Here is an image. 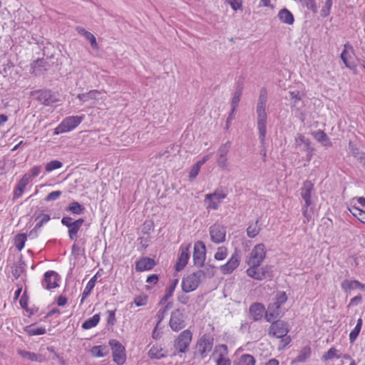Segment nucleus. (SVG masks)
Returning <instances> with one entry per match:
<instances>
[{
    "label": "nucleus",
    "instance_id": "nucleus-1",
    "mask_svg": "<svg viewBox=\"0 0 365 365\" xmlns=\"http://www.w3.org/2000/svg\"><path fill=\"white\" fill-rule=\"evenodd\" d=\"M214 344V338L209 334H205L199 338L195 344V357H200L201 359L207 356L212 351Z\"/></svg>",
    "mask_w": 365,
    "mask_h": 365
},
{
    "label": "nucleus",
    "instance_id": "nucleus-2",
    "mask_svg": "<svg viewBox=\"0 0 365 365\" xmlns=\"http://www.w3.org/2000/svg\"><path fill=\"white\" fill-rule=\"evenodd\" d=\"M266 103H267V91L262 88L260 91L259 96L257 104V129L264 130L267 128V115L266 113Z\"/></svg>",
    "mask_w": 365,
    "mask_h": 365
},
{
    "label": "nucleus",
    "instance_id": "nucleus-3",
    "mask_svg": "<svg viewBox=\"0 0 365 365\" xmlns=\"http://www.w3.org/2000/svg\"><path fill=\"white\" fill-rule=\"evenodd\" d=\"M84 119V115H71L65 118L54 129L53 134L59 135L74 130Z\"/></svg>",
    "mask_w": 365,
    "mask_h": 365
},
{
    "label": "nucleus",
    "instance_id": "nucleus-4",
    "mask_svg": "<svg viewBox=\"0 0 365 365\" xmlns=\"http://www.w3.org/2000/svg\"><path fill=\"white\" fill-rule=\"evenodd\" d=\"M61 224L68 227V235L71 240L76 241L78 233L81 230L85 220L83 218H78L73 221V219L68 216H64L61 219Z\"/></svg>",
    "mask_w": 365,
    "mask_h": 365
},
{
    "label": "nucleus",
    "instance_id": "nucleus-5",
    "mask_svg": "<svg viewBox=\"0 0 365 365\" xmlns=\"http://www.w3.org/2000/svg\"><path fill=\"white\" fill-rule=\"evenodd\" d=\"M246 274L248 277L258 281L271 279L273 277L272 266L269 265L252 266L247 269Z\"/></svg>",
    "mask_w": 365,
    "mask_h": 365
},
{
    "label": "nucleus",
    "instance_id": "nucleus-6",
    "mask_svg": "<svg viewBox=\"0 0 365 365\" xmlns=\"http://www.w3.org/2000/svg\"><path fill=\"white\" fill-rule=\"evenodd\" d=\"M187 316L184 309H175L171 312L169 321L170 329L174 331H179L186 325Z\"/></svg>",
    "mask_w": 365,
    "mask_h": 365
},
{
    "label": "nucleus",
    "instance_id": "nucleus-7",
    "mask_svg": "<svg viewBox=\"0 0 365 365\" xmlns=\"http://www.w3.org/2000/svg\"><path fill=\"white\" fill-rule=\"evenodd\" d=\"M266 257V249L264 244L256 245L251 250L247 264L249 267L252 266H260Z\"/></svg>",
    "mask_w": 365,
    "mask_h": 365
},
{
    "label": "nucleus",
    "instance_id": "nucleus-8",
    "mask_svg": "<svg viewBox=\"0 0 365 365\" xmlns=\"http://www.w3.org/2000/svg\"><path fill=\"white\" fill-rule=\"evenodd\" d=\"M192 339V333L189 329L182 331L174 341V347L180 353H186L188 351Z\"/></svg>",
    "mask_w": 365,
    "mask_h": 365
},
{
    "label": "nucleus",
    "instance_id": "nucleus-9",
    "mask_svg": "<svg viewBox=\"0 0 365 365\" xmlns=\"http://www.w3.org/2000/svg\"><path fill=\"white\" fill-rule=\"evenodd\" d=\"M201 274L200 272H195L184 277L181 284L182 291L189 293L195 290L201 282Z\"/></svg>",
    "mask_w": 365,
    "mask_h": 365
},
{
    "label": "nucleus",
    "instance_id": "nucleus-10",
    "mask_svg": "<svg viewBox=\"0 0 365 365\" xmlns=\"http://www.w3.org/2000/svg\"><path fill=\"white\" fill-rule=\"evenodd\" d=\"M109 344L112 349L113 361L118 365H123L125 361V347L115 339L110 340Z\"/></svg>",
    "mask_w": 365,
    "mask_h": 365
},
{
    "label": "nucleus",
    "instance_id": "nucleus-11",
    "mask_svg": "<svg viewBox=\"0 0 365 365\" xmlns=\"http://www.w3.org/2000/svg\"><path fill=\"white\" fill-rule=\"evenodd\" d=\"M231 148V142L227 141L222 144L217 150V164L219 168L226 170L228 166L227 154Z\"/></svg>",
    "mask_w": 365,
    "mask_h": 365
},
{
    "label": "nucleus",
    "instance_id": "nucleus-12",
    "mask_svg": "<svg viewBox=\"0 0 365 365\" xmlns=\"http://www.w3.org/2000/svg\"><path fill=\"white\" fill-rule=\"evenodd\" d=\"M226 228L225 226L215 223L209 228L210 239L215 244H220L225 241Z\"/></svg>",
    "mask_w": 365,
    "mask_h": 365
},
{
    "label": "nucleus",
    "instance_id": "nucleus-13",
    "mask_svg": "<svg viewBox=\"0 0 365 365\" xmlns=\"http://www.w3.org/2000/svg\"><path fill=\"white\" fill-rule=\"evenodd\" d=\"M289 332L288 324L282 320H277L271 324L269 329V335L279 338L285 336Z\"/></svg>",
    "mask_w": 365,
    "mask_h": 365
},
{
    "label": "nucleus",
    "instance_id": "nucleus-14",
    "mask_svg": "<svg viewBox=\"0 0 365 365\" xmlns=\"http://www.w3.org/2000/svg\"><path fill=\"white\" fill-rule=\"evenodd\" d=\"M228 355V349L226 344H219L215 346L212 357H217V365H230L231 361L227 357Z\"/></svg>",
    "mask_w": 365,
    "mask_h": 365
},
{
    "label": "nucleus",
    "instance_id": "nucleus-15",
    "mask_svg": "<svg viewBox=\"0 0 365 365\" xmlns=\"http://www.w3.org/2000/svg\"><path fill=\"white\" fill-rule=\"evenodd\" d=\"M240 259L241 256L240 252L235 250L228 261L225 264L220 266V269L221 272L223 274H231L239 266Z\"/></svg>",
    "mask_w": 365,
    "mask_h": 365
},
{
    "label": "nucleus",
    "instance_id": "nucleus-16",
    "mask_svg": "<svg viewBox=\"0 0 365 365\" xmlns=\"http://www.w3.org/2000/svg\"><path fill=\"white\" fill-rule=\"evenodd\" d=\"M206 257V248L202 241H197L194 245L193 262L198 267H202Z\"/></svg>",
    "mask_w": 365,
    "mask_h": 365
},
{
    "label": "nucleus",
    "instance_id": "nucleus-17",
    "mask_svg": "<svg viewBox=\"0 0 365 365\" xmlns=\"http://www.w3.org/2000/svg\"><path fill=\"white\" fill-rule=\"evenodd\" d=\"M58 274L54 271H47L44 273L41 282L42 287L48 290L56 288L58 284Z\"/></svg>",
    "mask_w": 365,
    "mask_h": 365
},
{
    "label": "nucleus",
    "instance_id": "nucleus-18",
    "mask_svg": "<svg viewBox=\"0 0 365 365\" xmlns=\"http://www.w3.org/2000/svg\"><path fill=\"white\" fill-rule=\"evenodd\" d=\"M191 247V244L184 245L182 244L180 246V255L178 257V260L175 264V269L177 271L182 270L187 264L188 259L190 258V248Z\"/></svg>",
    "mask_w": 365,
    "mask_h": 365
},
{
    "label": "nucleus",
    "instance_id": "nucleus-19",
    "mask_svg": "<svg viewBox=\"0 0 365 365\" xmlns=\"http://www.w3.org/2000/svg\"><path fill=\"white\" fill-rule=\"evenodd\" d=\"M314 198H306L303 199L304 204L302 207V215L304 217V223H307L312 219L314 214V209L315 207Z\"/></svg>",
    "mask_w": 365,
    "mask_h": 365
},
{
    "label": "nucleus",
    "instance_id": "nucleus-20",
    "mask_svg": "<svg viewBox=\"0 0 365 365\" xmlns=\"http://www.w3.org/2000/svg\"><path fill=\"white\" fill-rule=\"evenodd\" d=\"M150 359H161L168 356V351L165 350L161 344H153L148 352Z\"/></svg>",
    "mask_w": 365,
    "mask_h": 365
},
{
    "label": "nucleus",
    "instance_id": "nucleus-21",
    "mask_svg": "<svg viewBox=\"0 0 365 365\" xmlns=\"http://www.w3.org/2000/svg\"><path fill=\"white\" fill-rule=\"evenodd\" d=\"M155 265V262L150 257H142L135 264V269L138 272H143L152 269Z\"/></svg>",
    "mask_w": 365,
    "mask_h": 365
},
{
    "label": "nucleus",
    "instance_id": "nucleus-22",
    "mask_svg": "<svg viewBox=\"0 0 365 365\" xmlns=\"http://www.w3.org/2000/svg\"><path fill=\"white\" fill-rule=\"evenodd\" d=\"M249 311L252 319L254 321H259L262 319L265 308L262 304L256 302L251 304Z\"/></svg>",
    "mask_w": 365,
    "mask_h": 365
},
{
    "label": "nucleus",
    "instance_id": "nucleus-23",
    "mask_svg": "<svg viewBox=\"0 0 365 365\" xmlns=\"http://www.w3.org/2000/svg\"><path fill=\"white\" fill-rule=\"evenodd\" d=\"M30 181V176L29 174H25L21 179L16 184L14 190V200L21 197L24 193L26 185Z\"/></svg>",
    "mask_w": 365,
    "mask_h": 365
},
{
    "label": "nucleus",
    "instance_id": "nucleus-24",
    "mask_svg": "<svg viewBox=\"0 0 365 365\" xmlns=\"http://www.w3.org/2000/svg\"><path fill=\"white\" fill-rule=\"evenodd\" d=\"M300 195L302 199L311 198L314 196V185L310 180H305L300 188Z\"/></svg>",
    "mask_w": 365,
    "mask_h": 365
},
{
    "label": "nucleus",
    "instance_id": "nucleus-25",
    "mask_svg": "<svg viewBox=\"0 0 365 365\" xmlns=\"http://www.w3.org/2000/svg\"><path fill=\"white\" fill-rule=\"evenodd\" d=\"M280 309L281 306L277 304L275 302L269 304L265 314L267 322H270L272 319L278 317L281 313Z\"/></svg>",
    "mask_w": 365,
    "mask_h": 365
},
{
    "label": "nucleus",
    "instance_id": "nucleus-26",
    "mask_svg": "<svg viewBox=\"0 0 365 365\" xmlns=\"http://www.w3.org/2000/svg\"><path fill=\"white\" fill-rule=\"evenodd\" d=\"M277 17L281 23L292 25L294 22V17L292 13L286 8L281 9L277 14Z\"/></svg>",
    "mask_w": 365,
    "mask_h": 365
},
{
    "label": "nucleus",
    "instance_id": "nucleus-27",
    "mask_svg": "<svg viewBox=\"0 0 365 365\" xmlns=\"http://www.w3.org/2000/svg\"><path fill=\"white\" fill-rule=\"evenodd\" d=\"M341 287L346 292L356 289H365V285L359 282L358 280H344L341 284Z\"/></svg>",
    "mask_w": 365,
    "mask_h": 365
},
{
    "label": "nucleus",
    "instance_id": "nucleus-28",
    "mask_svg": "<svg viewBox=\"0 0 365 365\" xmlns=\"http://www.w3.org/2000/svg\"><path fill=\"white\" fill-rule=\"evenodd\" d=\"M259 132V140L260 142V150L259 153L262 155V159L263 162L267 161V148H266V135H267V128H264V130H258Z\"/></svg>",
    "mask_w": 365,
    "mask_h": 365
},
{
    "label": "nucleus",
    "instance_id": "nucleus-29",
    "mask_svg": "<svg viewBox=\"0 0 365 365\" xmlns=\"http://www.w3.org/2000/svg\"><path fill=\"white\" fill-rule=\"evenodd\" d=\"M47 66L48 62L44 59H38L32 63L31 68L33 69V73L38 76L44 73L48 70Z\"/></svg>",
    "mask_w": 365,
    "mask_h": 365
},
{
    "label": "nucleus",
    "instance_id": "nucleus-30",
    "mask_svg": "<svg viewBox=\"0 0 365 365\" xmlns=\"http://www.w3.org/2000/svg\"><path fill=\"white\" fill-rule=\"evenodd\" d=\"M38 94V101L46 106L51 105L56 101L51 91H39Z\"/></svg>",
    "mask_w": 365,
    "mask_h": 365
},
{
    "label": "nucleus",
    "instance_id": "nucleus-31",
    "mask_svg": "<svg viewBox=\"0 0 365 365\" xmlns=\"http://www.w3.org/2000/svg\"><path fill=\"white\" fill-rule=\"evenodd\" d=\"M349 51H353V47L349 43H345L344 44V49L341 53V58L344 63L345 64L346 67L353 69L356 67L354 64L351 63L349 61V58L350 57L349 54Z\"/></svg>",
    "mask_w": 365,
    "mask_h": 365
},
{
    "label": "nucleus",
    "instance_id": "nucleus-32",
    "mask_svg": "<svg viewBox=\"0 0 365 365\" xmlns=\"http://www.w3.org/2000/svg\"><path fill=\"white\" fill-rule=\"evenodd\" d=\"M261 230V225L259 220H257L255 222H250L247 228V235L250 238L255 237Z\"/></svg>",
    "mask_w": 365,
    "mask_h": 365
},
{
    "label": "nucleus",
    "instance_id": "nucleus-33",
    "mask_svg": "<svg viewBox=\"0 0 365 365\" xmlns=\"http://www.w3.org/2000/svg\"><path fill=\"white\" fill-rule=\"evenodd\" d=\"M314 138L324 146H331V143L327 135L321 130L312 133Z\"/></svg>",
    "mask_w": 365,
    "mask_h": 365
},
{
    "label": "nucleus",
    "instance_id": "nucleus-34",
    "mask_svg": "<svg viewBox=\"0 0 365 365\" xmlns=\"http://www.w3.org/2000/svg\"><path fill=\"white\" fill-rule=\"evenodd\" d=\"M17 352L21 356L31 361H41L42 356L41 354H37L23 349H18Z\"/></svg>",
    "mask_w": 365,
    "mask_h": 365
},
{
    "label": "nucleus",
    "instance_id": "nucleus-35",
    "mask_svg": "<svg viewBox=\"0 0 365 365\" xmlns=\"http://www.w3.org/2000/svg\"><path fill=\"white\" fill-rule=\"evenodd\" d=\"M34 217H35V221L37 222L36 225H35L36 229H41L44 224H46L51 220L49 215L43 212L37 213L36 212L34 215Z\"/></svg>",
    "mask_w": 365,
    "mask_h": 365
},
{
    "label": "nucleus",
    "instance_id": "nucleus-36",
    "mask_svg": "<svg viewBox=\"0 0 365 365\" xmlns=\"http://www.w3.org/2000/svg\"><path fill=\"white\" fill-rule=\"evenodd\" d=\"M178 284V279L173 280L170 284L166 288L164 296L160 301V304H164L168 300V299L173 294V292L176 288Z\"/></svg>",
    "mask_w": 365,
    "mask_h": 365
},
{
    "label": "nucleus",
    "instance_id": "nucleus-37",
    "mask_svg": "<svg viewBox=\"0 0 365 365\" xmlns=\"http://www.w3.org/2000/svg\"><path fill=\"white\" fill-rule=\"evenodd\" d=\"M100 314H96L92 317L86 319L83 324H82V328L83 329H90L97 326V324L100 322Z\"/></svg>",
    "mask_w": 365,
    "mask_h": 365
},
{
    "label": "nucleus",
    "instance_id": "nucleus-38",
    "mask_svg": "<svg viewBox=\"0 0 365 365\" xmlns=\"http://www.w3.org/2000/svg\"><path fill=\"white\" fill-rule=\"evenodd\" d=\"M24 330L30 336L35 335H42L46 333V329L45 327L35 328L34 324L25 327Z\"/></svg>",
    "mask_w": 365,
    "mask_h": 365
},
{
    "label": "nucleus",
    "instance_id": "nucleus-39",
    "mask_svg": "<svg viewBox=\"0 0 365 365\" xmlns=\"http://www.w3.org/2000/svg\"><path fill=\"white\" fill-rule=\"evenodd\" d=\"M311 355V348L309 346L303 347L299 351L298 356L295 358L293 362H304Z\"/></svg>",
    "mask_w": 365,
    "mask_h": 365
},
{
    "label": "nucleus",
    "instance_id": "nucleus-40",
    "mask_svg": "<svg viewBox=\"0 0 365 365\" xmlns=\"http://www.w3.org/2000/svg\"><path fill=\"white\" fill-rule=\"evenodd\" d=\"M339 350L335 347H331L327 351L324 352V354L322 356V360L327 361L329 360H331L333 359H339L341 357V354L339 353Z\"/></svg>",
    "mask_w": 365,
    "mask_h": 365
},
{
    "label": "nucleus",
    "instance_id": "nucleus-41",
    "mask_svg": "<svg viewBox=\"0 0 365 365\" xmlns=\"http://www.w3.org/2000/svg\"><path fill=\"white\" fill-rule=\"evenodd\" d=\"M66 210L73 214L81 215L83 212L85 207L79 202L74 201L71 202Z\"/></svg>",
    "mask_w": 365,
    "mask_h": 365
},
{
    "label": "nucleus",
    "instance_id": "nucleus-42",
    "mask_svg": "<svg viewBox=\"0 0 365 365\" xmlns=\"http://www.w3.org/2000/svg\"><path fill=\"white\" fill-rule=\"evenodd\" d=\"M362 323H363L362 319L359 318L357 320V323H356V325L355 326L354 329L350 332L349 341H350L351 344H353L355 341V340L356 339V338L358 337V336L360 333V331L361 329Z\"/></svg>",
    "mask_w": 365,
    "mask_h": 365
},
{
    "label": "nucleus",
    "instance_id": "nucleus-43",
    "mask_svg": "<svg viewBox=\"0 0 365 365\" xmlns=\"http://www.w3.org/2000/svg\"><path fill=\"white\" fill-rule=\"evenodd\" d=\"M27 240V235L25 233L18 234L14 237V245L19 251H21L25 245Z\"/></svg>",
    "mask_w": 365,
    "mask_h": 365
},
{
    "label": "nucleus",
    "instance_id": "nucleus-44",
    "mask_svg": "<svg viewBox=\"0 0 365 365\" xmlns=\"http://www.w3.org/2000/svg\"><path fill=\"white\" fill-rule=\"evenodd\" d=\"M99 92L97 90H92L88 93H80L78 95L77 98L82 101L83 103L88 101L90 99H96L97 98Z\"/></svg>",
    "mask_w": 365,
    "mask_h": 365
},
{
    "label": "nucleus",
    "instance_id": "nucleus-45",
    "mask_svg": "<svg viewBox=\"0 0 365 365\" xmlns=\"http://www.w3.org/2000/svg\"><path fill=\"white\" fill-rule=\"evenodd\" d=\"M295 144L297 147L304 145V150H310V141L309 139H307L303 135L297 134L295 138Z\"/></svg>",
    "mask_w": 365,
    "mask_h": 365
},
{
    "label": "nucleus",
    "instance_id": "nucleus-46",
    "mask_svg": "<svg viewBox=\"0 0 365 365\" xmlns=\"http://www.w3.org/2000/svg\"><path fill=\"white\" fill-rule=\"evenodd\" d=\"M226 197L227 193L224 192L221 190L217 189L212 193L207 194L205 195V200L215 199L220 202V200L225 199Z\"/></svg>",
    "mask_w": 365,
    "mask_h": 365
},
{
    "label": "nucleus",
    "instance_id": "nucleus-47",
    "mask_svg": "<svg viewBox=\"0 0 365 365\" xmlns=\"http://www.w3.org/2000/svg\"><path fill=\"white\" fill-rule=\"evenodd\" d=\"M255 359L253 356L245 354H242L239 361V365H255Z\"/></svg>",
    "mask_w": 365,
    "mask_h": 365
},
{
    "label": "nucleus",
    "instance_id": "nucleus-48",
    "mask_svg": "<svg viewBox=\"0 0 365 365\" xmlns=\"http://www.w3.org/2000/svg\"><path fill=\"white\" fill-rule=\"evenodd\" d=\"M242 91L241 88H237L235 91L233 97L231 101V108L237 109L240 101Z\"/></svg>",
    "mask_w": 365,
    "mask_h": 365
},
{
    "label": "nucleus",
    "instance_id": "nucleus-49",
    "mask_svg": "<svg viewBox=\"0 0 365 365\" xmlns=\"http://www.w3.org/2000/svg\"><path fill=\"white\" fill-rule=\"evenodd\" d=\"M227 254H228V250L226 247H224V246L219 247L217 250V252L215 254L214 257L216 260H219V261L224 260L227 257Z\"/></svg>",
    "mask_w": 365,
    "mask_h": 365
},
{
    "label": "nucleus",
    "instance_id": "nucleus-50",
    "mask_svg": "<svg viewBox=\"0 0 365 365\" xmlns=\"http://www.w3.org/2000/svg\"><path fill=\"white\" fill-rule=\"evenodd\" d=\"M63 166V163L57 160H53L48 163L45 166L47 173H51L54 170L59 169Z\"/></svg>",
    "mask_w": 365,
    "mask_h": 365
},
{
    "label": "nucleus",
    "instance_id": "nucleus-51",
    "mask_svg": "<svg viewBox=\"0 0 365 365\" xmlns=\"http://www.w3.org/2000/svg\"><path fill=\"white\" fill-rule=\"evenodd\" d=\"M197 272H202V274H200V279L202 277L211 278L215 274V267L212 265H207L203 269L198 270Z\"/></svg>",
    "mask_w": 365,
    "mask_h": 365
},
{
    "label": "nucleus",
    "instance_id": "nucleus-52",
    "mask_svg": "<svg viewBox=\"0 0 365 365\" xmlns=\"http://www.w3.org/2000/svg\"><path fill=\"white\" fill-rule=\"evenodd\" d=\"M106 348L103 346H94L91 349V352L95 357H103L106 354Z\"/></svg>",
    "mask_w": 365,
    "mask_h": 365
},
{
    "label": "nucleus",
    "instance_id": "nucleus-53",
    "mask_svg": "<svg viewBox=\"0 0 365 365\" xmlns=\"http://www.w3.org/2000/svg\"><path fill=\"white\" fill-rule=\"evenodd\" d=\"M350 211L360 222L365 224V211L356 207H353Z\"/></svg>",
    "mask_w": 365,
    "mask_h": 365
},
{
    "label": "nucleus",
    "instance_id": "nucleus-54",
    "mask_svg": "<svg viewBox=\"0 0 365 365\" xmlns=\"http://www.w3.org/2000/svg\"><path fill=\"white\" fill-rule=\"evenodd\" d=\"M299 1L308 9L312 11L314 13H317V6L315 0H299Z\"/></svg>",
    "mask_w": 365,
    "mask_h": 365
},
{
    "label": "nucleus",
    "instance_id": "nucleus-55",
    "mask_svg": "<svg viewBox=\"0 0 365 365\" xmlns=\"http://www.w3.org/2000/svg\"><path fill=\"white\" fill-rule=\"evenodd\" d=\"M332 6V0H327L321 10V16L327 17L329 15Z\"/></svg>",
    "mask_w": 365,
    "mask_h": 365
},
{
    "label": "nucleus",
    "instance_id": "nucleus-56",
    "mask_svg": "<svg viewBox=\"0 0 365 365\" xmlns=\"http://www.w3.org/2000/svg\"><path fill=\"white\" fill-rule=\"evenodd\" d=\"M290 101L293 106H296L299 101L302 99V96L298 91H289Z\"/></svg>",
    "mask_w": 365,
    "mask_h": 365
},
{
    "label": "nucleus",
    "instance_id": "nucleus-57",
    "mask_svg": "<svg viewBox=\"0 0 365 365\" xmlns=\"http://www.w3.org/2000/svg\"><path fill=\"white\" fill-rule=\"evenodd\" d=\"M94 285L91 283L88 282L82 294V297L81 299V304H83L84 300L91 294L93 289L94 288Z\"/></svg>",
    "mask_w": 365,
    "mask_h": 365
},
{
    "label": "nucleus",
    "instance_id": "nucleus-58",
    "mask_svg": "<svg viewBox=\"0 0 365 365\" xmlns=\"http://www.w3.org/2000/svg\"><path fill=\"white\" fill-rule=\"evenodd\" d=\"M287 300V294L284 292H279L277 293L274 302L282 306L284 304Z\"/></svg>",
    "mask_w": 365,
    "mask_h": 365
},
{
    "label": "nucleus",
    "instance_id": "nucleus-59",
    "mask_svg": "<svg viewBox=\"0 0 365 365\" xmlns=\"http://www.w3.org/2000/svg\"><path fill=\"white\" fill-rule=\"evenodd\" d=\"M167 312H168L165 310V309H163V307L158 311L155 315V317L158 319L157 324L155 325V329H158L160 322L164 319L165 317L167 314Z\"/></svg>",
    "mask_w": 365,
    "mask_h": 365
},
{
    "label": "nucleus",
    "instance_id": "nucleus-60",
    "mask_svg": "<svg viewBox=\"0 0 365 365\" xmlns=\"http://www.w3.org/2000/svg\"><path fill=\"white\" fill-rule=\"evenodd\" d=\"M61 194L62 192L60 190L53 191L46 197L45 200L47 202L56 200L61 197Z\"/></svg>",
    "mask_w": 365,
    "mask_h": 365
},
{
    "label": "nucleus",
    "instance_id": "nucleus-61",
    "mask_svg": "<svg viewBox=\"0 0 365 365\" xmlns=\"http://www.w3.org/2000/svg\"><path fill=\"white\" fill-rule=\"evenodd\" d=\"M148 302L147 296H137L134 299V303L137 307L144 306Z\"/></svg>",
    "mask_w": 365,
    "mask_h": 365
},
{
    "label": "nucleus",
    "instance_id": "nucleus-62",
    "mask_svg": "<svg viewBox=\"0 0 365 365\" xmlns=\"http://www.w3.org/2000/svg\"><path fill=\"white\" fill-rule=\"evenodd\" d=\"M226 1L230 5L231 8L235 11L242 9V4L241 0H226Z\"/></svg>",
    "mask_w": 365,
    "mask_h": 365
},
{
    "label": "nucleus",
    "instance_id": "nucleus-63",
    "mask_svg": "<svg viewBox=\"0 0 365 365\" xmlns=\"http://www.w3.org/2000/svg\"><path fill=\"white\" fill-rule=\"evenodd\" d=\"M41 172V166L36 165L31 168L29 173H28L30 176V179L32 178H35L38 176Z\"/></svg>",
    "mask_w": 365,
    "mask_h": 365
},
{
    "label": "nucleus",
    "instance_id": "nucleus-64",
    "mask_svg": "<svg viewBox=\"0 0 365 365\" xmlns=\"http://www.w3.org/2000/svg\"><path fill=\"white\" fill-rule=\"evenodd\" d=\"M200 168L201 167H200L199 165H197L196 163L192 167L189 175L190 179H195L197 176L200 170Z\"/></svg>",
    "mask_w": 365,
    "mask_h": 365
}]
</instances>
